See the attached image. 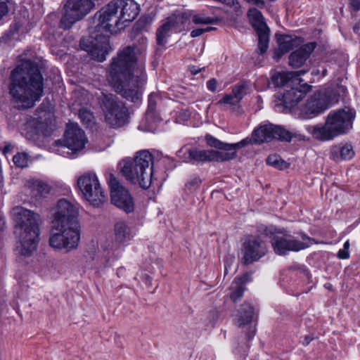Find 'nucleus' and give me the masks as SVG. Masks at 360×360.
Returning a JSON list of instances; mask_svg holds the SVG:
<instances>
[{"instance_id": "obj_15", "label": "nucleus", "mask_w": 360, "mask_h": 360, "mask_svg": "<svg viewBox=\"0 0 360 360\" xmlns=\"http://www.w3.org/2000/svg\"><path fill=\"white\" fill-rule=\"evenodd\" d=\"M240 262L243 265H249L259 261L267 252L266 245L258 236H248L241 245Z\"/></svg>"}, {"instance_id": "obj_47", "label": "nucleus", "mask_w": 360, "mask_h": 360, "mask_svg": "<svg viewBox=\"0 0 360 360\" xmlns=\"http://www.w3.org/2000/svg\"><path fill=\"white\" fill-rule=\"evenodd\" d=\"M209 316L210 318H212V324L214 325L216 323V321L217 320L219 317V313L217 310H212L210 311Z\"/></svg>"}, {"instance_id": "obj_19", "label": "nucleus", "mask_w": 360, "mask_h": 360, "mask_svg": "<svg viewBox=\"0 0 360 360\" xmlns=\"http://www.w3.org/2000/svg\"><path fill=\"white\" fill-rule=\"evenodd\" d=\"M86 141L84 131L77 124H72L67 127L62 146L75 153L84 148Z\"/></svg>"}, {"instance_id": "obj_28", "label": "nucleus", "mask_w": 360, "mask_h": 360, "mask_svg": "<svg viewBox=\"0 0 360 360\" xmlns=\"http://www.w3.org/2000/svg\"><path fill=\"white\" fill-rule=\"evenodd\" d=\"M238 325L239 327L243 326L252 321L254 316L253 307L247 302L240 305L238 310Z\"/></svg>"}, {"instance_id": "obj_55", "label": "nucleus", "mask_w": 360, "mask_h": 360, "mask_svg": "<svg viewBox=\"0 0 360 360\" xmlns=\"http://www.w3.org/2000/svg\"><path fill=\"white\" fill-rule=\"evenodd\" d=\"M152 278L148 275L145 276V282L148 284H150Z\"/></svg>"}, {"instance_id": "obj_21", "label": "nucleus", "mask_w": 360, "mask_h": 360, "mask_svg": "<svg viewBox=\"0 0 360 360\" xmlns=\"http://www.w3.org/2000/svg\"><path fill=\"white\" fill-rule=\"evenodd\" d=\"M117 11L121 9L120 21L123 25L124 22L133 21L139 13V6L134 0H113Z\"/></svg>"}, {"instance_id": "obj_43", "label": "nucleus", "mask_w": 360, "mask_h": 360, "mask_svg": "<svg viewBox=\"0 0 360 360\" xmlns=\"http://www.w3.org/2000/svg\"><path fill=\"white\" fill-rule=\"evenodd\" d=\"M217 81L214 78H212L207 82V88L212 92L217 89Z\"/></svg>"}, {"instance_id": "obj_11", "label": "nucleus", "mask_w": 360, "mask_h": 360, "mask_svg": "<svg viewBox=\"0 0 360 360\" xmlns=\"http://www.w3.org/2000/svg\"><path fill=\"white\" fill-rule=\"evenodd\" d=\"M184 148H181L178 152L177 155L182 158L181 153ZM237 156L236 151L232 153H222L215 150H200L196 147L188 148L184 153V161L192 164H200L211 162H226L233 160Z\"/></svg>"}, {"instance_id": "obj_34", "label": "nucleus", "mask_w": 360, "mask_h": 360, "mask_svg": "<svg viewBox=\"0 0 360 360\" xmlns=\"http://www.w3.org/2000/svg\"><path fill=\"white\" fill-rule=\"evenodd\" d=\"M201 182L202 181L198 176H194L191 177L185 185L186 191L189 193L196 191L199 188Z\"/></svg>"}, {"instance_id": "obj_58", "label": "nucleus", "mask_w": 360, "mask_h": 360, "mask_svg": "<svg viewBox=\"0 0 360 360\" xmlns=\"http://www.w3.org/2000/svg\"><path fill=\"white\" fill-rule=\"evenodd\" d=\"M326 74H327V70L326 69H323V72H322V75L325 76V75H326Z\"/></svg>"}, {"instance_id": "obj_29", "label": "nucleus", "mask_w": 360, "mask_h": 360, "mask_svg": "<svg viewBox=\"0 0 360 360\" xmlns=\"http://www.w3.org/2000/svg\"><path fill=\"white\" fill-rule=\"evenodd\" d=\"M245 289V288L243 281H240V280L234 279L231 285V300L233 302H236L243 297Z\"/></svg>"}, {"instance_id": "obj_22", "label": "nucleus", "mask_w": 360, "mask_h": 360, "mask_svg": "<svg viewBox=\"0 0 360 360\" xmlns=\"http://www.w3.org/2000/svg\"><path fill=\"white\" fill-rule=\"evenodd\" d=\"M316 45V42H309L292 52L289 56V65L293 68H298L303 65Z\"/></svg>"}, {"instance_id": "obj_54", "label": "nucleus", "mask_w": 360, "mask_h": 360, "mask_svg": "<svg viewBox=\"0 0 360 360\" xmlns=\"http://www.w3.org/2000/svg\"><path fill=\"white\" fill-rule=\"evenodd\" d=\"M360 30V22H356L353 27V31L354 33L358 34Z\"/></svg>"}, {"instance_id": "obj_53", "label": "nucleus", "mask_w": 360, "mask_h": 360, "mask_svg": "<svg viewBox=\"0 0 360 360\" xmlns=\"http://www.w3.org/2000/svg\"><path fill=\"white\" fill-rule=\"evenodd\" d=\"M6 221L4 217H0V231H3L5 229Z\"/></svg>"}, {"instance_id": "obj_52", "label": "nucleus", "mask_w": 360, "mask_h": 360, "mask_svg": "<svg viewBox=\"0 0 360 360\" xmlns=\"http://www.w3.org/2000/svg\"><path fill=\"white\" fill-rule=\"evenodd\" d=\"M312 340H313L312 338H311L309 335H306V336H304V340L302 341V344L304 346H307L311 342Z\"/></svg>"}, {"instance_id": "obj_18", "label": "nucleus", "mask_w": 360, "mask_h": 360, "mask_svg": "<svg viewBox=\"0 0 360 360\" xmlns=\"http://www.w3.org/2000/svg\"><path fill=\"white\" fill-rule=\"evenodd\" d=\"M329 108L325 97L321 95V91H315L302 105L300 110V117L302 119H311Z\"/></svg>"}, {"instance_id": "obj_17", "label": "nucleus", "mask_w": 360, "mask_h": 360, "mask_svg": "<svg viewBox=\"0 0 360 360\" xmlns=\"http://www.w3.org/2000/svg\"><path fill=\"white\" fill-rule=\"evenodd\" d=\"M282 236H275L271 240V244L274 251L278 255H286L289 252H298L309 247L310 244L297 240L294 236L285 232L281 233Z\"/></svg>"}, {"instance_id": "obj_23", "label": "nucleus", "mask_w": 360, "mask_h": 360, "mask_svg": "<svg viewBox=\"0 0 360 360\" xmlns=\"http://www.w3.org/2000/svg\"><path fill=\"white\" fill-rule=\"evenodd\" d=\"M276 38L278 48L275 50L274 57L277 59H280L284 54L293 49L298 45L297 41L300 39L297 37H293L291 35L281 34H276Z\"/></svg>"}, {"instance_id": "obj_14", "label": "nucleus", "mask_w": 360, "mask_h": 360, "mask_svg": "<svg viewBox=\"0 0 360 360\" xmlns=\"http://www.w3.org/2000/svg\"><path fill=\"white\" fill-rule=\"evenodd\" d=\"M247 15L258 37L257 52L259 55H264L269 48L270 29L264 21L262 12L257 8L255 7L250 8Z\"/></svg>"}, {"instance_id": "obj_50", "label": "nucleus", "mask_w": 360, "mask_h": 360, "mask_svg": "<svg viewBox=\"0 0 360 360\" xmlns=\"http://www.w3.org/2000/svg\"><path fill=\"white\" fill-rule=\"evenodd\" d=\"M189 70H190V72H191V74L193 75H197L198 73H199L201 71V68H200L195 65H193V66L190 67Z\"/></svg>"}, {"instance_id": "obj_5", "label": "nucleus", "mask_w": 360, "mask_h": 360, "mask_svg": "<svg viewBox=\"0 0 360 360\" xmlns=\"http://www.w3.org/2000/svg\"><path fill=\"white\" fill-rule=\"evenodd\" d=\"M292 139L297 141H305V136L287 130L282 126L275 125L271 123L260 125L254 129L252 133V138L247 137L242 141L235 143L222 142L210 134L205 136V141L207 145L217 150H224L223 153H231L236 151L249 144H261L264 142H270L274 139L281 141L290 142Z\"/></svg>"}, {"instance_id": "obj_46", "label": "nucleus", "mask_w": 360, "mask_h": 360, "mask_svg": "<svg viewBox=\"0 0 360 360\" xmlns=\"http://www.w3.org/2000/svg\"><path fill=\"white\" fill-rule=\"evenodd\" d=\"M205 33V30L202 28L194 29L191 32V37H197Z\"/></svg>"}, {"instance_id": "obj_27", "label": "nucleus", "mask_w": 360, "mask_h": 360, "mask_svg": "<svg viewBox=\"0 0 360 360\" xmlns=\"http://www.w3.org/2000/svg\"><path fill=\"white\" fill-rule=\"evenodd\" d=\"M115 241L119 243H125L132 238L130 227L122 221L117 222L114 226Z\"/></svg>"}, {"instance_id": "obj_51", "label": "nucleus", "mask_w": 360, "mask_h": 360, "mask_svg": "<svg viewBox=\"0 0 360 360\" xmlns=\"http://www.w3.org/2000/svg\"><path fill=\"white\" fill-rule=\"evenodd\" d=\"M302 240H303L302 242H304V241H314V240L311 238H310L309 236H308L307 234H305L303 232H300L299 233Z\"/></svg>"}, {"instance_id": "obj_10", "label": "nucleus", "mask_w": 360, "mask_h": 360, "mask_svg": "<svg viewBox=\"0 0 360 360\" xmlns=\"http://www.w3.org/2000/svg\"><path fill=\"white\" fill-rule=\"evenodd\" d=\"M101 104L105 112V120L111 127H121L128 122V109L116 95L103 93Z\"/></svg>"}, {"instance_id": "obj_24", "label": "nucleus", "mask_w": 360, "mask_h": 360, "mask_svg": "<svg viewBox=\"0 0 360 360\" xmlns=\"http://www.w3.org/2000/svg\"><path fill=\"white\" fill-rule=\"evenodd\" d=\"M354 151L351 144H339L330 149V158L335 162L351 160L354 156Z\"/></svg>"}, {"instance_id": "obj_35", "label": "nucleus", "mask_w": 360, "mask_h": 360, "mask_svg": "<svg viewBox=\"0 0 360 360\" xmlns=\"http://www.w3.org/2000/svg\"><path fill=\"white\" fill-rule=\"evenodd\" d=\"M159 96L157 94L152 93L148 96V109L146 110V115L153 114L156 109L157 100Z\"/></svg>"}, {"instance_id": "obj_4", "label": "nucleus", "mask_w": 360, "mask_h": 360, "mask_svg": "<svg viewBox=\"0 0 360 360\" xmlns=\"http://www.w3.org/2000/svg\"><path fill=\"white\" fill-rule=\"evenodd\" d=\"M79 208L66 199L57 203V211L52 221V233L49 245L56 250L66 252L76 249L80 240V225L78 221Z\"/></svg>"}, {"instance_id": "obj_42", "label": "nucleus", "mask_w": 360, "mask_h": 360, "mask_svg": "<svg viewBox=\"0 0 360 360\" xmlns=\"http://www.w3.org/2000/svg\"><path fill=\"white\" fill-rule=\"evenodd\" d=\"M8 13V7L5 1L0 0V20Z\"/></svg>"}, {"instance_id": "obj_12", "label": "nucleus", "mask_w": 360, "mask_h": 360, "mask_svg": "<svg viewBox=\"0 0 360 360\" xmlns=\"http://www.w3.org/2000/svg\"><path fill=\"white\" fill-rule=\"evenodd\" d=\"M77 184L84 198L94 207H98L107 200V195L94 173L84 174L78 178Z\"/></svg>"}, {"instance_id": "obj_7", "label": "nucleus", "mask_w": 360, "mask_h": 360, "mask_svg": "<svg viewBox=\"0 0 360 360\" xmlns=\"http://www.w3.org/2000/svg\"><path fill=\"white\" fill-rule=\"evenodd\" d=\"M355 112L350 108L333 110L328 115L324 125L308 126L307 130L314 139L329 141L347 134L352 128Z\"/></svg>"}, {"instance_id": "obj_37", "label": "nucleus", "mask_w": 360, "mask_h": 360, "mask_svg": "<svg viewBox=\"0 0 360 360\" xmlns=\"http://www.w3.org/2000/svg\"><path fill=\"white\" fill-rule=\"evenodd\" d=\"M79 117L81 121L87 125H89L94 119L93 114L86 108L80 109L79 111Z\"/></svg>"}, {"instance_id": "obj_1", "label": "nucleus", "mask_w": 360, "mask_h": 360, "mask_svg": "<svg viewBox=\"0 0 360 360\" xmlns=\"http://www.w3.org/2000/svg\"><path fill=\"white\" fill-rule=\"evenodd\" d=\"M20 63L11 71L8 93L18 109L32 108L44 95L41 66L34 60L20 56Z\"/></svg>"}, {"instance_id": "obj_40", "label": "nucleus", "mask_w": 360, "mask_h": 360, "mask_svg": "<svg viewBox=\"0 0 360 360\" xmlns=\"http://www.w3.org/2000/svg\"><path fill=\"white\" fill-rule=\"evenodd\" d=\"M247 4L254 6L256 8H264L266 7V1L264 0H244Z\"/></svg>"}, {"instance_id": "obj_30", "label": "nucleus", "mask_w": 360, "mask_h": 360, "mask_svg": "<svg viewBox=\"0 0 360 360\" xmlns=\"http://www.w3.org/2000/svg\"><path fill=\"white\" fill-rule=\"evenodd\" d=\"M257 231L261 235L273 238L276 236V234L284 233L285 229H279L274 225L266 226L264 224H259L257 226Z\"/></svg>"}, {"instance_id": "obj_2", "label": "nucleus", "mask_w": 360, "mask_h": 360, "mask_svg": "<svg viewBox=\"0 0 360 360\" xmlns=\"http://www.w3.org/2000/svg\"><path fill=\"white\" fill-rule=\"evenodd\" d=\"M91 20L90 34L80 39L79 46L92 58L103 62L112 50L110 44V35L124 29L127 25H122L112 1L98 11Z\"/></svg>"}, {"instance_id": "obj_20", "label": "nucleus", "mask_w": 360, "mask_h": 360, "mask_svg": "<svg viewBox=\"0 0 360 360\" xmlns=\"http://www.w3.org/2000/svg\"><path fill=\"white\" fill-rule=\"evenodd\" d=\"M306 72L305 70L276 72L271 76V84L275 87L289 88L290 86H295L303 82L304 80L300 77Z\"/></svg>"}, {"instance_id": "obj_16", "label": "nucleus", "mask_w": 360, "mask_h": 360, "mask_svg": "<svg viewBox=\"0 0 360 360\" xmlns=\"http://www.w3.org/2000/svg\"><path fill=\"white\" fill-rule=\"evenodd\" d=\"M108 184L112 203L127 214L133 212L134 201L129 191L120 184L113 174L110 175Z\"/></svg>"}, {"instance_id": "obj_49", "label": "nucleus", "mask_w": 360, "mask_h": 360, "mask_svg": "<svg viewBox=\"0 0 360 360\" xmlns=\"http://www.w3.org/2000/svg\"><path fill=\"white\" fill-rule=\"evenodd\" d=\"M14 148V146H13L12 144L11 143H8L6 144L4 148H3V153L4 155H6L8 153H10L12 150Z\"/></svg>"}, {"instance_id": "obj_26", "label": "nucleus", "mask_w": 360, "mask_h": 360, "mask_svg": "<svg viewBox=\"0 0 360 360\" xmlns=\"http://www.w3.org/2000/svg\"><path fill=\"white\" fill-rule=\"evenodd\" d=\"M347 88L341 84H338L335 87L332 89H328L321 91V95L325 97L327 105L329 107L333 103H338L341 98L345 97L347 95Z\"/></svg>"}, {"instance_id": "obj_57", "label": "nucleus", "mask_w": 360, "mask_h": 360, "mask_svg": "<svg viewBox=\"0 0 360 360\" xmlns=\"http://www.w3.org/2000/svg\"><path fill=\"white\" fill-rule=\"evenodd\" d=\"M349 246V241H346L344 244V248L342 249H345V250H348Z\"/></svg>"}, {"instance_id": "obj_45", "label": "nucleus", "mask_w": 360, "mask_h": 360, "mask_svg": "<svg viewBox=\"0 0 360 360\" xmlns=\"http://www.w3.org/2000/svg\"><path fill=\"white\" fill-rule=\"evenodd\" d=\"M349 257V253L347 250L340 249L338 252V257L340 259H347Z\"/></svg>"}, {"instance_id": "obj_9", "label": "nucleus", "mask_w": 360, "mask_h": 360, "mask_svg": "<svg viewBox=\"0 0 360 360\" xmlns=\"http://www.w3.org/2000/svg\"><path fill=\"white\" fill-rule=\"evenodd\" d=\"M95 7L94 0H64L59 27L70 30L83 20Z\"/></svg>"}, {"instance_id": "obj_8", "label": "nucleus", "mask_w": 360, "mask_h": 360, "mask_svg": "<svg viewBox=\"0 0 360 360\" xmlns=\"http://www.w3.org/2000/svg\"><path fill=\"white\" fill-rule=\"evenodd\" d=\"M122 175L133 184H139L147 189L151 184L153 168V155L147 150L136 153L131 160H123Z\"/></svg>"}, {"instance_id": "obj_6", "label": "nucleus", "mask_w": 360, "mask_h": 360, "mask_svg": "<svg viewBox=\"0 0 360 360\" xmlns=\"http://www.w3.org/2000/svg\"><path fill=\"white\" fill-rule=\"evenodd\" d=\"M12 214L15 222V233L18 238L16 250L20 255L30 257L39 242L40 215L22 207H14Z\"/></svg>"}, {"instance_id": "obj_39", "label": "nucleus", "mask_w": 360, "mask_h": 360, "mask_svg": "<svg viewBox=\"0 0 360 360\" xmlns=\"http://www.w3.org/2000/svg\"><path fill=\"white\" fill-rule=\"evenodd\" d=\"M33 186L34 188L36 189L41 195L47 194L49 192L48 184L42 181H37L35 184H34Z\"/></svg>"}, {"instance_id": "obj_59", "label": "nucleus", "mask_w": 360, "mask_h": 360, "mask_svg": "<svg viewBox=\"0 0 360 360\" xmlns=\"http://www.w3.org/2000/svg\"><path fill=\"white\" fill-rule=\"evenodd\" d=\"M61 142H62V141H61V140H58V141H56V143H57V144H58V143H60H60H61Z\"/></svg>"}, {"instance_id": "obj_33", "label": "nucleus", "mask_w": 360, "mask_h": 360, "mask_svg": "<svg viewBox=\"0 0 360 360\" xmlns=\"http://www.w3.org/2000/svg\"><path fill=\"white\" fill-rule=\"evenodd\" d=\"M219 20L217 18L207 17L203 14L194 15L192 18V22L196 25L198 24H215Z\"/></svg>"}, {"instance_id": "obj_31", "label": "nucleus", "mask_w": 360, "mask_h": 360, "mask_svg": "<svg viewBox=\"0 0 360 360\" xmlns=\"http://www.w3.org/2000/svg\"><path fill=\"white\" fill-rule=\"evenodd\" d=\"M266 164L269 166H272L280 170H283L288 168L289 164L283 160L279 155L271 154L269 155L266 160Z\"/></svg>"}, {"instance_id": "obj_32", "label": "nucleus", "mask_w": 360, "mask_h": 360, "mask_svg": "<svg viewBox=\"0 0 360 360\" xmlns=\"http://www.w3.org/2000/svg\"><path fill=\"white\" fill-rule=\"evenodd\" d=\"M29 155L27 153H18L13 158L14 165L19 168H25L28 165Z\"/></svg>"}, {"instance_id": "obj_36", "label": "nucleus", "mask_w": 360, "mask_h": 360, "mask_svg": "<svg viewBox=\"0 0 360 360\" xmlns=\"http://www.w3.org/2000/svg\"><path fill=\"white\" fill-rule=\"evenodd\" d=\"M246 86L244 84H237L235 85L232 89L233 96L237 99L238 102L243 98L245 95L246 94Z\"/></svg>"}, {"instance_id": "obj_44", "label": "nucleus", "mask_w": 360, "mask_h": 360, "mask_svg": "<svg viewBox=\"0 0 360 360\" xmlns=\"http://www.w3.org/2000/svg\"><path fill=\"white\" fill-rule=\"evenodd\" d=\"M235 279L240 280V281H243L244 283V285H245V284L248 282H250L252 281V273L247 272L245 274H243L241 277H236Z\"/></svg>"}, {"instance_id": "obj_56", "label": "nucleus", "mask_w": 360, "mask_h": 360, "mask_svg": "<svg viewBox=\"0 0 360 360\" xmlns=\"http://www.w3.org/2000/svg\"><path fill=\"white\" fill-rule=\"evenodd\" d=\"M215 29L216 28L212 27H207L205 29H204V30H205V32H210V31L215 30Z\"/></svg>"}, {"instance_id": "obj_25", "label": "nucleus", "mask_w": 360, "mask_h": 360, "mask_svg": "<svg viewBox=\"0 0 360 360\" xmlns=\"http://www.w3.org/2000/svg\"><path fill=\"white\" fill-rule=\"evenodd\" d=\"M177 25L175 18H168L156 31V41L159 46H165L171 30Z\"/></svg>"}, {"instance_id": "obj_48", "label": "nucleus", "mask_w": 360, "mask_h": 360, "mask_svg": "<svg viewBox=\"0 0 360 360\" xmlns=\"http://www.w3.org/2000/svg\"><path fill=\"white\" fill-rule=\"evenodd\" d=\"M255 333H256V329L255 328L250 329L248 331V333H246L247 340L250 341L255 335Z\"/></svg>"}, {"instance_id": "obj_38", "label": "nucleus", "mask_w": 360, "mask_h": 360, "mask_svg": "<svg viewBox=\"0 0 360 360\" xmlns=\"http://www.w3.org/2000/svg\"><path fill=\"white\" fill-rule=\"evenodd\" d=\"M238 103H239L237 101V99L235 98V97L233 96V94H226L224 95L222 98H221L218 102L217 105H236Z\"/></svg>"}, {"instance_id": "obj_13", "label": "nucleus", "mask_w": 360, "mask_h": 360, "mask_svg": "<svg viewBox=\"0 0 360 360\" xmlns=\"http://www.w3.org/2000/svg\"><path fill=\"white\" fill-rule=\"evenodd\" d=\"M311 85L304 82L295 86H290L289 88L285 89L283 92H278L275 96L276 106L283 107V112L290 110L303 99L307 93L311 91Z\"/></svg>"}, {"instance_id": "obj_41", "label": "nucleus", "mask_w": 360, "mask_h": 360, "mask_svg": "<svg viewBox=\"0 0 360 360\" xmlns=\"http://www.w3.org/2000/svg\"><path fill=\"white\" fill-rule=\"evenodd\" d=\"M349 6L355 13L359 11L360 0H349Z\"/></svg>"}, {"instance_id": "obj_3", "label": "nucleus", "mask_w": 360, "mask_h": 360, "mask_svg": "<svg viewBox=\"0 0 360 360\" xmlns=\"http://www.w3.org/2000/svg\"><path fill=\"white\" fill-rule=\"evenodd\" d=\"M136 49V46H127L119 51L109 67L110 82L116 92L133 103L141 101L142 88L146 80L143 73L134 75L137 63Z\"/></svg>"}]
</instances>
